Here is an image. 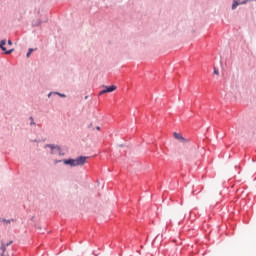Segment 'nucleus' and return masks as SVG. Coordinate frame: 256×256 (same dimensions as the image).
Listing matches in <instances>:
<instances>
[{
  "mask_svg": "<svg viewBox=\"0 0 256 256\" xmlns=\"http://www.w3.org/2000/svg\"><path fill=\"white\" fill-rule=\"evenodd\" d=\"M54 95H59V97H66L65 94H61V93H59V92L54 93Z\"/></svg>",
  "mask_w": 256,
  "mask_h": 256,
  "instance_id": "12",
  "label": "nucleus"
},
{
  "mask_svg": "<svg viewBox=\"0 0 256 256\" xmlns=\"http://www.w3.org/2000/svg\"><path fill=\"white\" fill-rule=\"evenodd\" d=\"M45 149H47V147H49V149L51 150V155H63V151L61 150V147H59L58 145L55 144H46Z\"/></svg>",
  "mask_w": 256,
  "mask_h": 256,
  "instance_id": "2",
  "label": "nucleus"
},
{
  "mask_svg": "<svg viewBox=\"0 0 256 256\" xmlns=\"http://www.w3.org/2000/svg\"><path fill=\"white\" fill-rule=\"evenodd\" d=\"M33 27H39V25H41V20H38L36 23L34 22Z\"/></svg>",
  "mask_w": 256,
  "mask_h": 256,
  "instance_id": "10",
  "label": "nucleus"
},
{
  "mask_svg": "<svg viewBox=\"0 0 256 256\" xmlns=\"http://www.w3.org/2000/svg\"><path fill=\"white\" fill-rule=\"evenodd\" d=\"M30 125H37L36 123H35V120H33V116H31L30 117Z\"/></svg>",
  "mask_w": 256,
  "mask_h": 256,
  "instance_id": "11",
  "label": "nucleus"
},
{
  "mask_svg": "<svg viewBox=\"0 0 256 256\" xmlns=\"http://www.w3.org/2000/svg\"><path fill=\"white\" fill-rule=\"evenodd\" d=\"M51 95H53V92H50V93L48 94V97H51Z\"/></svg>",
  "mask_w": 256,
  "mask_h": 256,
  "instance_id": "18",
  "label": "nucleus"
},
{
  "mask_svg": "<svg viewBox=\"0 0 256 256\" xmlns=\"http://www.w3.org/2000/svg\"><path fill=\"white\" fill-rule=\"evenodd\" d=\"M5 45H7V40H1L0 49L4 52V55H11V53H13V49L7 50V47H5Z\"/></svg>",
  "mask_w": 256,
  "mask_h": 256,
  "instance_id": "3",
  "label": "nucleus"
},
{
  "mask_svg": "<svg viewBox=\"0 0 256 256\" xmlns=\"http://www.w3.org/2000/svg\"><path fill=\"white\" fill-rule=\"evenodd\" d=\"M238 5H239V2L236 1V0H234V1H233V4H232V9H233V10L237 9Z\"/></svg>",
  "mask_w": 256,
  "mask_h": 256,
  "instance_id": "7",
  "label": "nucleus"
},
{
  "mask_svg": "<svg viewBox=\"0 0 256 256\" xmlns=\"http://www.w3.org/2000/svg\"><path fill=\"white\" fill-rule=\"evenodd\" d=\"M117 89V86H103V90L99 92V95H105V93H113Z\"/></svg>",
  "mask_w": 256,
  "mask_h": 256,
  "instance_id": "4",
  "label": "nucleus"
},
{
  "mask_svg": "<svg viewBox=\"0 0 256 256\" xmlns=\"http://www.w3.org/2000/svg\"><path fill=\"white\" fill-rule=\"evenodd\" d=\"M0 251H1L0 256H9V252H7V245H5L4 242H1Z\"/></svg>",
  "mask_w": 256,
  "mask_h": 256,
  "instance_id": "6",
  "label": "nucleus"
},
{
  "mask_svg": "<svg viewBox=\"0 0 256 256\" xmlns=\"http://www.w3.org/2000/svg\"><path fill=\"white\" fill-rule=\"evenodd\" d=\"M63 160H54V165H57V163H61Z\"/></svg>",
  "mask_w": 256,
  "mask_h": 256,
  "instance_id": "13",
  "label": "nucleus"
},
{
  "mask_svg": "<svg viewBox=\"0 0 256 256\" xmlns=\"http://www.w3.org/2000/svg\"><path fill=\"white\" fill-rule=\"evenodd\" d=\"M8 45H13V42L11 40H8Z\"/></svg>",
  "mask_w": 256,
  "mask_h": 256,
  "instance_id": "16",
  "label": "nucleus"
},
{
  "mask_svg": "<svg viewBox=\"0 0 256 256\" xmlns=\"http://www.w3.org/2000/svg\"><path fill=\"white\" fill-rule=\"evenodd\" d=\"M2 221H3V223H11V222H13V221H15V219H9V220H7V219H2Z\"/></svg>",
  "mask_w": 256,
  "mask_h": 256,
  "instance_id": "9",
  "label": "nucleus"
},
{
  "mask_svg": "<svg viewBox=\"0 0 256 256\" xmlns=\"http://www.w3.org/2000/svg\"><path fill=\"white\" fill-rule=\"evenodd\" d=\"M12 243H13V240H10L8 243H6L5 245H6V247H9V245H12Z\"/></svg>",
  "mask_w": 256,
  "mask_h": 256,
  "instance_id": "14",
  "label": "nucleus"
},
{
  "mask_svg": "<svg viewBox=\"0 0 256 256\" xmlns=\"http://www.w3.org/2000/svg\"><path fill=\"white\" fill-rule=\"evenodd\" d=\"M214 74H215V75H219V71H217L216 68H214Z\"/></svg>",
  "mask_w": 256,
  "mask_h": 256,
  "instance_id": "15",
  "label": "nucleus"
},
{
  "mask_svg": "<svg viewBox=\"0 0 256 256\" xmlns=\"http://www.w3.org/2000/svg\"><path fill=\"white\" fill-rule=\"evenodd\" d=\"M96 129H97V131H101V127H99V126L96 127Z\"/></svg>",
  "mask_w": 256,
  "mask_h": 256,
  "instance_id": "17",
  "label": "nucleus"
},
{
  "mask_svg": "<svg viewBox=\"0 0 256 256\" xmlns=\"http://www.w3.org/2000/svg\"><path fill=\"white\" fill-rule=\"evenodd\" d=\"M174 138L177 139V141H180V143H189V140L183 137L180 133L174 132Z\"/></svg>",
  "mask_w": 256,
  "mask_h": 256,
  "instance_id": "5",
  "label": "nucleus"
},
{
  "mask_svg": "<svg viewBox=\"0 0 256 256\" xmlns=\"http://www.w3.org/2000/svg\"><path fill=\"white\" fill-rule=\"evenodd\" d=\"M34 49L33 48H29L26 57H31V53H33Z\"/></svg>",
  "mask_w": 256,
  "mask_h": 256,
  "instance_id": "8",
  "label": "nucleus"
},
{
  "mask_svg": "<svg viewBox=\"0 0 256 256\" xmlns=\"http://www.w3.org/2000/svg\"><path fill=\"white\" fill-rule=\"evenodd\" d=\"M87 156H80L77 157L76 159L73 158H69V159H63L62 163H64V165H70V167H77V166H83L85 165V163H87Z\"/></svg>",
  "mask_w": 256,
  "mask_h": 256,
  "instance_id": "1",
  "label": "nucleus"
}]
</instances>
